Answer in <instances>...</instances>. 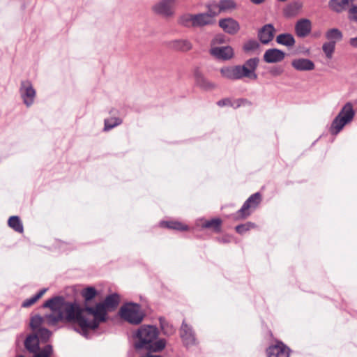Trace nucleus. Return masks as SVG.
<instances>
[{
  "label": "nucleus",
  "instance_id": "obj_1",
  "mask_svg": "<svg viewBox=\"0 0 357 357\" xmlns=\"http://www.w3.org/2000/svg\"><path fill=\"white\" fill-rule=\"evenodd\" d=\"M43 308H50L52 312L45 314L46 323L49 326H55L59 321L77 324L79 329L75 330L84 337L86 316L83 307L76 302H69L63 296H55L47 300L43 305Z\"/></svg>",
  "mask_w": 357,
  "mask_h": 357
},
{
  "label": "nucleus",
  "instance_id": "obj_2",
  "mask_svg": "<svg viewBox=\"0 0 357 357\" xmlns=\"http://www.w3.org/2000/svg\"><path fill=\"white\" fill-rule=\"evenodd\" d=\"M158 328L153 325H142L132 335L133 347L137 352L146 351V354L162 351L167 344L164 338H159Z\"/></svg>",
  "mask_w": 357,
  "mask_h": 357
},
{
  "label": "nucleus",
  "instance_id": "obj_3",
  "mask_svg": "<svg viewBox=\"0 0 357 357\" xmlns=\"http://www.w3.org/2000/svg\"><path fill=\"white\" fill-rule=\"evenodd\" d=\"M119 303V296L116 293L106 296L103 302L96 303L94 306L83 307L84 315L93 316L92 320L86 317V326H84V337L88 338L89 330L97 329L101 323L107 320V309H114Z\"/></svg>",
  "mask_w": 357,
  "mask_h": 357
},
{
  "label": "nucleus",
  "instance_id": "obj_4",
  "mask_svg": "<svg viewBox=\"0 0 357 357\" xmlns=\"http://www.w3.org/2000/svg\"><path fill=\"white\" fill-rule=\"evenodd\" d=\"M355 116V111L350 102H347L335 117L330 127V132L333 135H337L343 128L350 123Z\"/></svg>",
  "mask_w": 357,
  "mask_h": 357
},
{
  "label": "nucleus",
  "instance_id": "obj_5",
  "mask_svg": "<svg viewBox=\"0 0 357 357\" xmlns=\"http://www.w3.org/2000/svg\"><path fill=\"white\" fill-rule=\"evenodd\" d=\"M119 315L123 320L133 325L139 324L145 316L141 305L132 302L122 305L119 310Z\"/></svg>",
  "mask_w": 357,
  "mask_h": 357
},
{
  "label": "nucleus",
  "instance_id": "obj_6",
  "mask_svg": "<svg viewBox=\"0 0 357 357\" xmlns=\"http://www.w3.org/2000/svg\"><path fill=\"white\" fill-rule=\"evenodd\" d=\"M261 195L260 192H255L250 195L243 203L241 208L235 213L232 214V218L235 220L245 219L249 217L252 212L250 208H255L261 202Z\"/></svg>",
  "mask_w": 357,
  "mask_h": 357
},
{
  "label": "nucleus",
  "instance_id": "obj_7",
  "mask_svg": "<svg viewBox=\"0 0 357 357\" xmlns=\"http://www.w3.org/2000/svg\"><path fill=\"white\" fill-rule=\"evenodd\" d=\"M19 92L22 99L23 103L27 107H31L36 96V91L34 89L31 81L26 79L22 80Z\"/></svg>",
  "mask_w": 357,
  "mask_h": 357
},
{
  "label": "nucleus",
  "instance_id": "obj_8",
  "mask_svg": "<svg viewBox=\"0 0 357 357\" xmlns=\"http://www.w3.org/2000/svg\"><path fill=\"white\" fill-rule=\"evenodd\" d=\"M179 333L184 347L188 348L197 344L198 342L193 328L188 325L185 320L181 324Z\"/></svg>",
  "mask_w": 357,
  "mask_h": 357
},
{
  "label": "nucleus",
  "instance_id": "obj_9",
  "mask_svg": "<svg viewBox=\"0 0 357 357\" xmlns=\"http://www.w3.org/2000/svg\"><path fill=\"white\" fill-rule=\"evenodd\" d=\"M259 61L260 60L258 57H252L246 60L243 65H240L243 77L256 80L258 77L256 70Z\"/></svg>",
  "mask_w": 357,
  "mask_h": 357
},
{
  "label": "nucleus",
  "instance_id": "obj_10",
  "mask_svg": "<svg viewBox=\"0 0 357 357\" xmlns=\"http://www.w3.org/2000/svg\"><path fill=\"white\" fill-rule=\"evenodd\" d=\"M290 351V349L280 340L266 349L268 357H289Z\"/></svg>",
  "mask_w": 357,
  "mask_h": 357
},
{
  "label": "nucleus",
  "instance_id": "obj_11",
  "mask_svg": "<svg viewBox=\"0 0 357 357\" xmlns=\"http://www.w3.org/2000/svg\"><path fill=\"white\" fill-rule=\"evenodd\" d=\"M176 0H161L153 6V10L155 14L170 17L173 15V7Z\"/></svg>",
  "mask_w": 357,
  "mask_h": 357
},
{
  "label": "nucleus",
  "instance_id": "obj_12",
  "mask_svg": "<svg viewBox=\"0 0 357 357\" xmlns=\"http://www.w3.org/2000/svg\"><path fill=\"white\" fill-rule=\"evenodd\" d=\"M275 31L276 30L273 24H266L259 29L257 38L261 44L268 45L273 40Z\"/></svg>",
  "mask_w": 357,
  "mask_h": 357
},
{
  "label": "nucleus",
  "instance_id": "obj_13",
  "mask_svg": "<svg viewBox=\"0 0 357 357\" xmlns=\"http://www.w3.org/2000/svg\"><path fill=\"white\" fill-rule=\"evenodd\" d=\"M209 53L217 59L228 61L234 56V50L229 46L213 47L210 49Z\"/></svg>",
  "mask_w": 357,
  "mask_h": 357
},
{
  "label": "nucleus",
  "instance_id": "obj_14",
  "mask_svg": "<svg viewBox=\"0 0 357 357\" xmlns=\"http://www.w3.org/2000/svg\"><path fill=\"white\" fill-rule=\"evenodd\" d=\"M220 73L222 77L230 80H240L244 78L240 65L223 66L220 68Z\"/></svg>",
  "mask_w": 357,
  "mask_h": 357
},
{
  "label": "nucleus",
  "instance_id": "obj_15",
  "mask_svg": "<svg viewBox=\"0 0 357 357\" xmlns=\"http://www.w3.org/2000/svg\"><path fill=\"white\" fill-rule=\"evenodd\" d=\"M218 25L225 33L229 35H235L241 28L238 21L232 17L220 19Z\"/></svg>",
  "mask_w": 357,
  "mask_h": 357
},
{
  "label": "nucleus",
  "instance_id": "obj_16",
  "mask_svg": "<svg viewBox=\"0 0 357 357\" xmlns=\"http://www.w3.org/2000/svg\"><path fill=\"white\" fill-rule=\"evenodd\" d=\"M285 52L277 48H271L265 51L263 60L267 63H275L282 61L285 57Z\"/></svg>",
  "mask_w": 357,
  "mask_h": 357
},
{
  "label": "nucleus",
  "instance_id": "obj_17",
  "mask_svg": "<svg viewBox=\"0 0 357 357\" xmlns=\"http://www.w3.org/2000/svg\"><path fill=\"white\" fill-rule=\"evenodd\" d=\"M312 31V22L310 20L303 18L298 20L295 24V32L298 37L305 38Z\"/></svg>",
  "mask_w": 357,
  "mask_h": 357
},
{
  "label": "nucleus",
  "instance_id": "obj_18",
  "mask_svg": "<svg viewBox=\"0 0 357 357\" xmlns=\"http://www.w3.org/2000/svg\"><path fill=\"white\" fill-rule=\"evenodd\" d=\"M292 67L298 71H310L315 68L312 61L306 58L295 59L291 61Z\"/></svg>",
  "mask_w": 357,
  "mask_h": 357
},
{
  "label": "nucleus",
  "instance_id": "obj_19",
  "mask_svg": "<svg viewBox=\"0 0 357 357\" xmlns=\"http://www.w3.org/2000/svg\"><path fill=\"white\" fill-rule=\"evenodd\" d=\"M194 76L196 84L201 89L210 91L215 87V85L208 80L198 68L195 69Z\"/></svg>",
  "mask_w": 357,
  "mask_h": 357
},
{
  "label": "nucleus",
  "instance_id": "obj_20",
  "mask_svg": "<svg viewBox=\"0 0 357 357\" xmlns=\"http://www.w3.org/2000/svg\"><path fill=\"white\" fill-rule=\"evenodd\" d=\"M169 48L180 52H188L192 48V43L188 39H178L169 41L168 43Z\"/></svg>",
  "mask_w": 357,
  "mask_h": 357
},
{
  "label": "nucleus",
  "instance_id": "obj_21",
  "mask_svg": "<svg viewBox=\"0 0 357 357\" xmlns=\"http://www.w3.org/2000/svg\"><path fill=\"white\" fill-rule=\"evenodd\" d=\"M24 347L30 353H36L40 350V343L37 334H29L24 340Z\"/></svg>",
  "mask_w": 357,
  "mask_h": 357
},
{
  "label": "nucleus",
  "instance_id": "obj_22",
  "mask_svg": "<svg viewBox=\"0 0 357 357\" xmlns=\"http://www.w3.org/2000/svg\"><path fill=\"white\" fill-rule=\"evenodd\" d=\"M328 8L336 13H341L347 10L351 5L349 0H329Z\"/></svg>",
  "mask_w": 357,
  "mask_h": 357
},
{
  "label": "nucleus",
  "instance_id": "obj_23",
  "mask_svg": "<svg viewBox=\"0 0 357 357\" xmlns=\"http://www.w3.org/2000/svg\"><path fill=\"white\" fill-rule=\"evenodd\" d=\"M302 6V3L300 1L289 3L283 9L284 16L286 17H292L297 15Z\"/></svg>",
  "mask_w": 357,
  "mask_h": 357
},
{
  "label": "nucleus",
  "instance_id": "obj_24",
  "mask_svg": "<svg viewBox=\"0 0 357 357\" xmlns=\"http://www.w3.org/2000/svg\"><path fill=\"white\" fill-rule=\"evenodd\" d=\"M215 20H211L207 14L199 13L194 14V27H203L214 24Z\"/></svg>",
  "mask_w": 357,
  "mask_h": 357
},
{
  "label": "nucleus",
  "instance_id": "obj_25",
  "mask_svg": "<svg viewBox=\"0 0 357 357\" xmlns=\"http://www.w3.org/2000/svg\"><path fill=\"white\" fill-rule=\"evenodd\" d=\"M81 294L84 299V305L81 307H85L89 306V303L97 296L98 291L93 287H87L82 291Z\"/></svg>",
  "mask_w": 357,
  "mask_h": 357
},
{
  "label": "nucleus",
  "instance_id": "obj_26",
  "mask_svg": "<svg viewBox=\"0 0 357 357\" xmlns=\"http://www.w3.org/2000/svg\"><path fill=\"white\" fill-rule=\"evenodd\" d=\"M276 42L287 47H292L294 45L296 40L292 34L289 33H280L276 37Z\"/></svg>",
  "mask_w": 357,
  "mask_h": 357
},
{
  "label": "nucleus",
  "instance_id": "obj_27",
  "mask_svg": "<svg viewBox=\"0 0 357 357\" xmlns=\"http://www.w3.org/2000/svg\"><path fill=\"white\" fill-rule=\"evenodd\" d=\"M222 220L219 218H212L209 220H204L201 227L206 229H211L213 231L218 233L221 231Z\"/></svg>",
  "mask_w": 357,
  "mask_h": 357
},
{
  "label": "nucleus",
  "instance_id": "obj_28",
  "mask_svg": "<svg viewBox=\"0 0 357 357\" xmlns=\"http://www.w3.org/2000/svg\"><path fill=\"white\" fill-rule=\"evenodd\" d=\"M325 36L328 42L333 41L336 45L337 41H340L343 38L342 32L337 28H332L327 30Z\"/></svg>",
  "mask_w": 357,
  "mask_h": 357
},
{
  "label": "nucleus",
  "instance_id": "obj_29",
  "mask_svg": "<svg viewBox=\"0 0 357 357\" xmlns=\"http://www.w3.org/2000/svg\"><path fill=\"white\" fill-rule=\"evenodd\" d=\"M160 327L165 335L170 336L175 333V328L165 317H160L158 319Z\"/></svg>",
  "mask_w": 357,
  "mask_h": 357
},
{
  "label": "nucleus",
  "instance_id": "obj_30",
  "mask_svg": "<svg viewBox=\"0 0 357 357\" xmlns=\"http://www.w3.org/2000/svg\"><path fill=\"white\" fill-rule=\"evenodd\" d=\"M160 225L162 227L177 231H186L188 229V227L187 225H183L178 221H161Z\"/></svg>",
  "mask_w": 357,
  "mask_h": 357
},
{
  "label": "nucleus",
  "instance_id": "obj_31",
  "mask_svg": "<svg viewBox=\"0 0 357 357\" xmlns=\"http://www.w3.org/2000/svg\"><path fill=\"white\" fill-rule=\"evenodd\" d=\"M242 49L245 53L258 51L260 49V42L255 39H249L243 43Z\"/></svg>",
  "mask_w": 357,
  "mask_h": 357
},
{
  "label": "nucleus",
  "instance_id": "obj_32",
  "mask_svg": "<svg viewBox=\"0 0 357 357\" xmlns=\"http://www.w3.org/2000/svg\"><path fill=\"white\" fill-rule=\"evenodd\" d=\"M8 225L10 228L18 233H22L24 231L22 222L17 215L10 216L8 218Z\"/></svg>",
  "mask_w": 357,
  "mask_h": 357
},
{
  "label": "nucleus",
  "instance_id": "obj_33",
  "mask_svg": "<svg viewBox=\"0 0 357 357\" xmlns=\"http://www.w3.org/2000/svg\"><path fill=\"white\" fill-rule=\"evenodd\" d=\"M206 7L207 8V11L204 13L207 14L211 20H214V17L221 13L218 3H216L214 1L207 3Z\"/></svg>",
  "mask_w": 357,
  "mask_h": 357
},
{
  "label": "nucleus",
  "instance_id": "obj_34",
  "mask_svg": "<svg viewBox=\"0 0 357 357\" xmlns=\"http://www.w3.org/2000/svg\"><path fill=\"white\" fill-rule=\"evenodd\" d=\"M178 23L186 28L194 27V14H183L179 17Z\"/></svg>",
  "mask_w": 357,
  "mask_h": 357
},
{
  "label": "nucleus",
  "instance_id": "obj_35",
  "mask_svg": "<svg viewBox=\"0 0 357 357\" xmlns=\"http://www.w3.org/2000/svg\"><path fill=\"white\" fill-rule=\"evenodd\" d=\"M123 122L121 118L119 117H110L105 119L104 121V131H109L112 128L121 125Z\"/></svg>",
  "mask_w": 357,
  "mask_h": 357
},
{
  "label": "nucleus",
  "instance_id": "obj_36",
  "mask_svg": "<svg viewBox=\"0 0 357 357\" xmlns=\"http://www.w3.org/2000/svg\"><path fill=\"white\" fill-rule=\"evenodd\" d=\"M47 289L43 288L40 289L37 294L33 295L29 298L24 300L21 306L22 307H29L33 305L38 299H40L43 295L47 291Z\"/></svg>",
  "mask_w": 357,
  "mask_h": 357
},
{
  "label": "nucleus",
  "instance_id": "obj_37",
  "mask_svg": "<svg viewBox=\"0 0 357 357\" xmlns=\"http://www.w3.org/2000/svg\"><path fill=\"white\" fill-rule=\"evenodd\" d=\"M220 9L222 12L236 9L237 4L234 0H220L218 2Z\"/></svg>",
  "mask_w": 357,
  "mask_h": 357
},
{
  "label": "nucleus",
  "instance_id": "obj_38",
  "mask_svg": "<svg viewBox=\"0 0 357 357\" xmlns=\"http://www.w3.org/2000/svg\"><path fill=\"white\" fill-rule=\"evenodd\" d=\"M45 319H46L45 315L44 317H42L40 314H36L31 317L30 321L31 328L32 330H38L41 324L44 322Z\"/></svg>",
  "mask_w": 357,
  "mask_h": 357
},
{
  "label": "nucleus",
  "instance_id": "obj_39",
  "mask_svg": "<svg viewBox=\"0 0 357 357\" xmlns=\"http://www.w3.org/2000/svg\"><path fill=\"white\" fill-rule=\"evenodd\" d=\"M335 44L333 41L326 42L322 45V50L328 59H331L335 52Z\"/></svg>",
  "mask_w": 357,
  "mask_h": 357
},
{
  "label": "nucleus",
  "instance_id": "obj_40",
  "mask_svg": "<svg viewBox=\"0 0 357 357\" xmlns=\"http://www.w3.org/2000/svg\"><path fill=\"white\" fill-rule=\"evenodd\" d=\"M256 227L255 224L251 222H247L244 224H240L235 227L236 231L241 235L244 234L246 231L250 229L255 228Z\"/></svg>",
  "mask_w": 357,
  "mask_h": 357
},
{
  "label": "nucleus",
  "instance_id": "obj_41",
  "mask_svg": "<svg viewBox=\"0 0 357 357\" xmlns=\"http://www.w3.org/2000/svg\"><path fill=\"white\" fill-rule=\"evenodd\" d=\"M38 337V340L42 342H46L49 340L50 337L52 335V332L46 328H40L38 330V333H36Z\"/></svg>",
  "mask_w": 357,
  "mask_h": 357
},
{
  "label": "nucleus",
  "instance_id": "obj_42",
  "mask_svg": "<svg viewBox=\"0 0 357 357\" xmlns=\"http://www.w3.org/2000/svg\"><path fill=\"white\" fill-rule=\"evenodd\" d=\"M348 19L351 22L357 23V5L351 3L348 10Z\"/></svg>",
  "mask_w": 357,
  "mask_h": 357
},
{
  "label": "nucleus",
  "instance_id": "obj_43",
  "mask_svg": "<svg viewBox=\"0 0 357 357\" xmlns=\"http://www.w3.org/2000/svg\"><path fill=\"white\" fill-rule=\"evenodd\" d=\"M225 36L220 33L215 35L211 41V47H215L217 45H221L225 43Z\"/></svg>",
  "mask_w": 357,
  "mask_h": 357
},
{
  "label": "nucleus",
  "instance_id": "obj_44",
  "mask_svg": "<svg viewBox=\"0 0 357 357\" xmlns=\"http://www.w3.org/2000/svg\"><path fill=\"white\" fill-rule=\"evenodd\" d=\"M234 103L233 107L234 109L238 108L242 105L250 106L252 102L246 98H238Z\"/></svg>",
  "mask_w": 357,
  "mask_h": 357
},
{
  "label": "nucleus",
  "instance_id": "obj_45",
  "mask_svg": "<svg viewBox=\"0 0 357 357\" xmlns=\"http://www.w3.org/2000/svg\"><path fill=\"white\" fill-rule=\"evenodd\" d=\"M217 105L219 107L230 106V107H233V106H234V103L232 102L231 99L228 98H223V99L218 100L217 102Z\"/></svg>",
  "mask_w": 357,
  "mask_h": 357
},
{
  "label": "nucleus",
  "instance_id": "obj_46",
  "mask_svg": "<svg viewBox=\"0 0 357 357\" xmlns=\"http://www.w3.org/2000/svg\"><path fill=\"white\" fill-rule=\"evenodd\" d=\"M40 351L45 357H50L53 352L52 346L51 344H47Z\"/></svg>",
  "mask_w": 357,
  "mask_h": 357
},
{
  "label": "nucleus",
  "instance_id": "obj_47",
  "mask_svg": "<svg viewBox=\"0 0 357 357\" xmlns=\"http://www.w3.org/2000/svg\"><path fill=\"white\" fill-rule=\"evenodd\" d=\"M283 72L284 68L281 66H274L270 70V73L271 74V75L274 77L280 76L283 73Z\"/></svg>",
  "mask_w": 357,
  "mask_h": 357
},
{
  "label": "nucleus",
  "instance_id": "obj_48",
  "mask_svg": "<svg viewBox=\"0 0 357 357\" xmlns=\"http://www.w3.org/2000/svg\"><path fill=\"white\" fill-rule=\"evenodd\" d=\"M349 45L354 48H357V36L351 38L349 41Z\"/></svg>",
  "mask_w": 357,
  "mask_h": 357
},
{
  "label": "nucleus",
  "instance_id": "obj_49",
  "mask_svg": "<svg viewBox=\"0 0 357 357\" xmlns=\"http://www.w3.org/2000/svg\"><path fill=\"white\" fill-rule=\"evenodd\" d=\"M218 240L220 243H227L230 241L229 238L228 236H223L222 238H218Z\"/></svg>",
  "mask_w": 357,
  "mask_h": 357
},
{
  "label": "nucleus",
  "instance_id": "obj_50",
  "mask_svg": "<svg viewBox=\"0 0 357 357\" xmlns=\"http://www.w3.org/2000/svg\"><path fill=\"white\" fill-rule=\"evenodd\" d=\"M252 3L259 5L262 3L265 0H250Z\"/></svg>",
  "mask_w": 357,
  "mask_h": 357
},
{
  "label": "nucleus",
  "instance_id": "obj_51",
  "mask_svg": "<svg viewBox=\"0 0 357 357\" xmlns=\"http://www.w3.org/2000/svg\"><path fill=\"white\" fill-rule=\"evenodd\" d=\"M278 1H280V2H285V1H287V0H278Z\"/></svg>",
  "mask_w": 357,
  "mask_h": 357
},
{
  "label": "nucleus",
  "instance_id": "obj_52",
  "mask_svg": "<svg viewBox=\"0 0 357 357\" xmlns=\"http://www.w3.org/2000/svg\"><path fill=\"white\" fill-rule=\"evenodd\" d=\"M114 109H112V110H111V111H110V114H112V113H114Z\"/></svg>",
  "mask_w": 357,
  "mask_h": 357
},
{
  "label": "nucleus",
  "instance_id": "obj_53",
  "mask_svg": "<svg viewBox=\"0 0 357 357\" xmlns=\"http://www.w3.org/2000/svg\"><path fill=\"white\" fill-rule=\"evenodd\" d=\"M351 3H353V2L355 1V0H349Z\"/></svg>",
  "mask_w": 357,
  "mask_h": 357
}]
</instances>
